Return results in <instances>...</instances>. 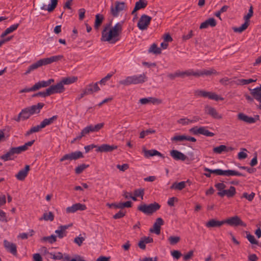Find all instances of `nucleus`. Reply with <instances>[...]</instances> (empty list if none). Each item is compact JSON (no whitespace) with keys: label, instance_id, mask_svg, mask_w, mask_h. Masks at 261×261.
<instances>
[{"label":"nucleus","instance_id":"1","mask_svg":"<svg viewBox=\"0 0 261 261\" xmlns=\"http://www.w3.org/2000/svg\"><path fill=\"white\" fill-rule=\"evenodd\" d=\"M124 21L116 23L112 27V22L106 24L101 32V41L115 43L119 40V36L123 30Z\"/></svg>","mask_w":261,"mask_h":261},{"label":"nucleus","instance_id":"2","mask_svg":"<svg viewBox=\"0 0 261 261\" xmlns=\"http://www.w3.org/2000/svg\"><path fill=\"white\" fill-rule=\"evenodd\" d=\"M63 58V55H57L51 56L49 58L41 59L37 61L36 63L30 65L29 67L28 70L26 71V73H28L30 72L31 71H33L42 66L46 65L48 64H51L54 62H58V61L61 60Z\"/></svg>","mask_w":261,"mask_h":261},{"label":"nucleus","instance_id":"3","mask_svg":"<svg viewBox=\"0 0 261 261\" xmlns=\"http://www.w3.org/2000/svg\"><path fill=\"white\" fill-rule=\"evenodd\" d=\"M147 80L146 74L143 73L139 75L127 76L124 80L119 82V84L128 86L132 84L136 85L144 83Z\"/></svg>","mask_w":261,"mask_h":261},{"label":"nucleus","instance_id":"4","mask_svg":"<svg viewBox=\"0 0 261 261\" xmlns=\"http://www.w3.org/2000/svg\"><path fill=\"white\" fill-rule=\"evenodd\" d=\"M160 207L159 203L154 202L149 204H140L138 206V210L146 215H149L159 210Z\"/></svg>","mask_w":261,"mask_h":261},{"label":"nucleus","instance_id":"5","mask_svg":"<svg viewBox=\"0 0 261 261\" xmlns=\"http://www.w3.org/2000/svg\"><path fill=\"white\" fill-rule=\"evenodd\" d=\"M224 223L231 226H241L245 227L246 226V224L238 216H234L224 220Z\"/></svg>","mask_w":261,"mask_h":261},{"label":"nucleus","instance_id":"6","mask_svg":"<svg viewBox=\"0 0 261 261\" xmlns=\"http://www.w3.org/2000/svg\"><path fill=\"white\" fill-rule=\"evenodd\" d=\"M83 153L80 151H76L72 152L70 153L64 155L60 159V162H64L65 161H72L76 160L79 159L83 158Z\"/></svg>","mask_w":261,"mask_h":261},{"label":"nucleus","instance_id":"7","mask_svg":"<svg viewBox=\"0 0 261 261\" xmlns=\"http://www.w3.org/2000/svg\"><path fill=\"white\" fill-rule=\"evenodd\" d=\"M151 20V17L146 14H143L138 22L137 27L140 30H145L147 29Z\"/></svg>","mask_w":261,"mask_h":261},{"label":"nucleus","instance_id":"8","mask_svg":"<svg viewBox=\"0 0 261 261\" xmlns=\"http://www.w3.org/2000/svg\"><path fill=\"white\" fill-rule=\"evenodd\" d=\"M125 7L124 2L116 1L115 6H111V13L114 17H117L120 12L123 10Z\"/></svg>","mask_w":261,"mask_h":261},{"label":"nucleus","instance_id":"9","mask_svg":"<svg viewBox=\"0 0 261 261\" xmlns=\"http://www.w3.org/2000/svg\"><path fill=\"white\" fill-rule=\"evenodd\" d=\"M65 91V88L63 86L61 81L58 83L56 85H51L47 89V93L49 95L55 93H61Z\"/></svg>","mask_w":261,"mask_h":261},{"label":"nucleus","instance_id":"10","mask_svg":"<svg viewBox=\"0 0 261 261\" xmlns=\"http://www.w3.org/2000/svg\"><path fill=\"white\" fill-rule=\"evenodd\" d=\"M35 140H32L25 143L24 145L16 147H11V150L13 154H18L22 152L25 151L28 149L29 147L31 146L34 143Z\"/></svg>","mask_w":261,"mask_h":261},{"label":"nucleus","instance_id":"11","mask_svg":"<svg viewBox=\"0 0 261 261\" xmlns=\"http://www.w3.org/2000/svg\"><path fill=\"white\" fill-rule=\"evenodd\" d=\"M103 125V123H98L95 125H88L83 129V134L87 135L90 133L97 132L102 128Z\"/></svg>","mask_w":261,"mask_h":261},{"label":"nucleus","instance_id":"12","mask_svg":"<svg viewBox=\"0 0 261 261\" xmlns=\"http://www.w3.org/2000/svg\"><path fill=\"white\" fill-rule=\"evenodd\" d=\"M87 209L86 205L81 203H76L71 206L66 208V211L67 213H74L77 211H84Z\"/></svg>","mask_w":261,"mask_h":261},{"label":"nucleus","instance_id":"13","mask_svg":"<svg viewBox=\"0 0 261 261\" xmlns=\"http://www.w3.org/2000/svg\"><path fill=\"white\" fill-rule=\"evenodd\" d=\"M4 246L7 251L14 255H16L17 254L16 245L7 240L4 241Z\"/></svg>","mask_w":261,"mask_h":261},{"label":"nucleus","instance_id":"14","mask_svg":"<svg viewBox=\"0 0 261 261\" xmlns=\"http://www.w3.org/2000/svg\"><path fill=\"white\" fill-rule=\"evenodd\" d=\"M258 116H256V118L252 117L247 116L244 113H239L238 115V118L239 120L243 121L248 124H252L256 122V120L258 119Z\"/></svg>","mask_w":261,"mask_h":261},{"label":"nucleus","instance_id":"15","mask_svg":"<svg viewBox=\"0 0 261 261\" xmlns=\"http://www.w3.org/2000/svg\"><path fill=\"white\" fill-rule=\"evenodd\" d=\"M142 151L144 153V156L146 158H149L153 156H158L162 158H164L163 154L155 149L147 150L145 147H143Z\"/></svg>","mask_w":261,"mask_h":261},{"label":"nucleus","instance_id":"16","mask_svg":"<svg viewBox=\"0 0 261 261\" xmlns=\"http://www.w3.org/2000/svg\"><path fill=\"white\" fill-rule=\"evenodd\" d=\"M224 224V220L219 221L215 219H212L208 221L205 223V225L207 228H211L215 227H220Z\"/></svg>","mask_w":261,"mask_h":261},{"label":"nucleus","instance_id":"17","mask_svg":"<svg viewBox=\"0 0 261 261\" xmlns=\"http://www.w3.org/2000/svg\"><path fill=\"white\" fill-rule=\"evenodd\" d=\"M164 221L161 218L156 219L153 224V227L150 229V232H154L156 234H160L161 232V226L163 225Z\"/></svg>","mask_w":261,"mask_h":261},{"label":"nucleus","instance_id":"18","mask_svg":"<svg viewBox=\"0 0 261 261\" xmlns=\"http://www.w3.org/2000/svg\"><path fill=\"white\" fill-rule=\"evenodd\" d=\"M117 148V146L116 145H110L107 144H103L99 146H97L96 151L97 152H111Z\"/></svg>","mask_w":261,"mask_h":261},{"label":"nucleus","instance_id":"19","mask_svg":"<svg viewBox=\"0 0 261 261\" xmlns=\"http://www.w3.org/2000/svg\"><path fill=\"white\" fill-rule=\"evenodd\" d=\"M29 170L30 166L28 165H25L24 168L19 170L18 173L15 175L16 178L20 181L24 180L27 176Z\"/></svg>","mask_w":261,"mask_h":261},{"label":"nucleus","instance_id":"20","mask_svg":"<svg viewBox=\"0 0 261 261\" xmlns=\"http://www.w3.org/2000/svg\"><path fill=\"white\" fill-rule=\"evenodd\" d=\"M205 111L207 114L211 115L214 118L220 119L222 117V115L219 114L214 108H213L211 106H205Z\"/></svg>","mask_w":261,"mask_h":261},{"label":"nucleus","instance_id":"21","mask_svg":"<svg viewBox=\"0 0 261 261\" xmlns=\"http://www.w3.org/2000/svg\"><path fill=\"white\" fill-rule=\"evenodd\" d=\"M236 193V190L235 187L230 186L229 189L225 190L221 192H218V195L223 197L224 196H226L227 197H232Z\"/></svg>","mask_w":261,"mask_h":261},{"label":"nucleus","instance_id":"22","mask_svg":"<svg viewBox=\"0 0 261 261\" xmlns=\"http://www.w3.org/2000/svg\"><path fill=\"white\" fill-rule=\"evenodd\" d=\"M216 71L213 69H203L201 70H196V77H199L201 76H210L212 74H216Z\"/></svg>","mask_w":261,"mask_h":261},{"label":"nucleus","instance_id":"23","mask_svg":"<svg viewBox=\"0 0 261 261\" xmlns=\"http://www.w3.org/2000/svg\"><path fill=\"white\" fill-rule=\"evenodd\" d=\"M170 155L175 160L184 161L187 159V156L185 154L177 150H171L170 151Z\"/></svg>","mask_w":261,"mask_h":261},{"label":"nucleus","instance_id":"24","mask_svg":"<svg viewBox=\"0 0 261 261\" xmlns=\"http://www.w3.org/2000/svg\"><path fill=\"white\" fill-rule=\"evenodd\" d=\"M50 3L47 6L43 4L40 9L43 10H46L48 12L53 11L58 5V0H50Z\"/></svg>","mask_w":261,"mask_h":261},{"label":"nucleus","instance_id":"25","mask_svg":"<svg viewBox=\"0 0 261 261\" xmlns=\"http://www.w3.org/2000/svg\"><path fill=\"white\" fill-rule=\"evenodd\" d=\"M216 25V20L214 18H210L204 21V22H202L199 28L200 29H203L208 28V26L214 27H215Z\"/></svg>","mask_w":261,"mask_h":261},{"label":"nucleus","instance_id":"26","mask_svg":"<svg viewBox=\"0 0 261 261\" xmlns=\"http://www.w3.org/2000/svg\"><path fill=\"white\" fill-rule=\"evenodd\" d=\"M85 89L88 95H90L94 92L99 91L100 88L98 86V83H95L94 84H90L87 85Z\"/></svg>","mask_w":261,"mask_h":261},{"label":"nucleus","instance_id":"27","mask_svg":"<svg viewBox=\"0 0 261 261\" xmlns=\"http://www.w3.org/2000/svg\"><path fill=\"white\" fill-rule=\"evenodd\" d=\"M222 175L226 176H245V175L234 170H222Z\"/></svg>","mask_w":261,"mask_h":261},{"label":"nucleus","instance_id":"28","mask_svg":"<svg viewBox=\"0 0 261 261\" xmlns=\"http://www.w3.org/2000/svg\"><path fill=\"white\" fill-rule=\"evenodd\" d=\"M44 106V104L43 103L39 102L37 105L29 107L28 108L31 112V114L32 115L33 114L40 113V110L42 109Z\"/></svg>","mask_w":261,"mask_h":261},{"label":"nucleus","instance_id":"29","mask_svg":"<svg viewBox=\"0 0 261 261\" xmlns=\"http://www.w3.org/2000/svg\"><path fill=\"white\" fill-rule=\"evenodd\" d=\"M233 148L231 147H227L224 145H221L213 148V152L217 154H221L223 152H228L232 150Z\"/></svg>","mask_w":261,"mask_h":261},{"label":"nucleus","instance_id":"30","mask_svg":"<svg viewBox=\"0 0 261 261\" xmlns=\"http://www.w3.org/2000/svg\"><path fill=\"white\" fill-rule=\"evenodd\" d=\"M68 228V226L67 225H61L58 227V229L55 231V233L60 239H62L66 236L67 231L66 230Z\"/></svg>","mask_w":261,"mask_h":261},{"label":"nucleus","instance_id":"31","mask_svg":"<svg viewBox=\"0 0 261 261\" xmlns=\"http://www.w3.org/2000/svg\"><path fill=\"white\" fill-rule=\"evenodd\" d=\"M204 171L207 173H204V175L207 177H210L211 173H214L218 175H222V170L221 169H210L208 168H204Z\"/></svg>","mask_w":261,"mask_h":261},{"label":"nucleus","instance_id":"32","mask_svg":"<svg viewBox=\"0 0 261 261\" xmlns=\"http://www.w3.org/2000/svg\"><path fill=\"white\" fill-rule=\"evenodd\" d=\"M178 76L182 78L190 76L196 77V70L194 71L193 69H189L184 71H178Z\"/></svg>","mask_w":261,"mask_h":261},{"label":"nucleus","instance_id":"33","mask_svg":"<svg viewBox=\"0 0 261 261\" xmlns=\"http://www.w3.org/2000/svg\"><path fill=\"white\" fill-rule=\"evenodd\" d=\"M19 26V23H16L11 25L10 27L6 29V30L1 34V37L4 38L8 34L11 33L17 30Z\"/></svg>","mask_w":261,"mask_h":261},{"label":"nucleus","instance_id":"34","mask_svg":"<svg viewBox=\"0 0 261 261\" xmlns=\"http://www.w3.org/2000/svg\"><path fill=\"white\" fill-rule=\"evenodd\" d=\"M250 93L257 101L261 102V92L258 88L250 89Z\"/></svg>","mask_w":261,"mask_h":261},{"label":"nucleus","instance_id":"35","mask_svg":"<svg viewBox=\"0 0 261 261\" xmlns=\"http://www.w3.org/2000/svg\"><path fill=\"white\" fill-rule=\"evenodd\" d=\"M58 118V115H54L49 118H45L43 119V120L41 122L44 128L46 126L49 125L54 123V122L56 121Z\"/></svg>","mask_w":261,"mask_h":261},{"label":"nucleus","instance_id":"36","mask_svg":"<svg viewBox=\"0 0 261 261\" xmlns=\"http://www.w3.org/2000/svg\"><path fill=\"white\" fill-rule=\"evenodd\" d=\"M77 80L76 76H69L63 78L61 82L64 86V85H69L75 83Z\"/></svg>","mask_w":261,"mask_h":261},{"label":"nucleus","instance_id":"37","mask_svg":"<svg viewBox=\"0 0 261 261\" xmlns=\"http://www.w3.org/2000/svg\"><path fill=\"white\" fill-rule=\"evenodd\" d=\"M15 158V156L13 154L10 149L6 153L0 156V159L5 162L10 160H14Z\"/></svg>","mask_w":261,"mask_h":261},{"label":"nucleus","instance_id":"38","mask_svg":"<svg viewBox=\"0 0 261 261\" xmlns=\"http://www.w3.org/2000/svg\"><path fill=\"white\" fill-rule=\"evenodd\" d=\"M104 17L102 14H97L95 16V20L94 23V28L98 30L102 23Z\"/></svg>","mask_w":261,"mask_h":261},{"label":"nucleus","instance_id":"39","mask_svg":"<svg viewBox=\"0 0 261 261\" xmlns=\"http://www.w3.org/2000/svg\"><path fill=\"white\" fill-rule=\"evenodd\" d=\"M257 81V79L255 78L253 79H238L236 83L238 85H245L249 84L253 82H255Z\"/></svg>","mask_w":261,"mask_h":261},{"label":"nucleus","instance_id":"40","mask_svg":"<svg viewBox=\"0 0 261 261\" xmlns=\"http://www.w3.org/2000/svg\"><path fill=\"white\" fill-rule=\"evenodd\" d=\"M188 180L187 181L188 182ZM186 181H180L179 182H174L171 186V189H174L178 190H181L186 187Z\"/></svg>","mask_w":261,"mask_h":261},{"label":"nucleus","instance_id":"41","mask_svg":"<svg viewBox=\"0 0 261 261\" xmlns=\"http://www.w3.org/2000/svg\"><path fill=\"white\" fill-rule=\"evenodd\" d=\"M147 5V1L146 0H139L136 3L135 10H139L145 8Z\"/></svg>","mask_w":261,"mask_h":261},{"label":"nucleus","instance_id":"42","mask_svg":"<svg viewBox=\"0 0 261 261\" xmlns=\"http://www.w3.org/2000/svg\"><path fill=\"white\" fill-rule=\"evenodd\" d=\"M199 132V135H202L206 137H213L215 135L214 133H213V132H211L208 130L206 129V127L204 126L200 127Z\"/></svg>","mask_w":261,"mask_h":261},{"label":"nucleus","instance_id":"43","mask_svg":"<svg viewBox=\"0 0 261 261\" xmlns=\"http://www.w3.org/2000/svg\"><path fill=\"white\" fill-rule=\"evenodd\" d=\"M20 115L22 116V120H26L28 119L32 114H31V112L28 107L21 110L20 112Z\"/></svg>","mask_w":261,"mask_h":261},{"label":"nucleus","instance_id":"44","mask_svg":"<svg viewBox=\"0 0 261 261\" xmlns=\"http://www.w3.org/2000/svg\"><path fill=\"white\" fill-rule=\"evenodd\" d=\"M44 127L42 125L41 122L39 125L33 126L31 128V129L28 130L27 133V135H29L34 133H37L39 132L42 128H43Z\"/></svg>","mask_w":261,"mask_h":261},{"label":"nucleus","instance_id":"45","mask_svg":"<svg viewBox=\"0 0 261 261\" xmlns=\"http://www.w3.org/2000/svg\"><path fill=\"white\" fill-rule=\"evenodd\" d=\"M57 237L55 235L52 234L50 236L44 237L41 239L42 242H48L50 244H53L56 242Z\"/></svg>","mask_w":261,"mask_h":261},{"label":"nucleus","instance_id":"46","mask_svg":"<svg viewBox=\"0 0 261 261\" xmlns=\"http://www.w3.org/2000/svg\"><path fill=\"white\" fill-rule=\"evenodd\" d=\"M44 220L45 221H52L54 219V216L52 212L45 213L43 214V217L40 218V220Z\"/></svg>","mask_w":261,"mask_h":261},{"label":"nucleus","instance_id":"47","mask_svg":"<svg viewBox=\"0 0 261 261\" xmlns=\"http://www.w3.org/2000/svg\"><path fill=\"white\" fill-rule=\"evenodd\" d=\"M149 53H152L154 54H160L161 53V49L158 47L156 44H152L149 49Z\"/></svg>","mask_w":261,"mask_h":261},{"label":"nucleus","instance_id":"48","mask_svg":"<svg viewBox=\"0 0 261 261\" xmlns=\"http://www.w3.org/2000/svg\"><path fill=\"white\" fill-rule=\"evenodd\" d=\"M48 86H49V85L48 84L47 81H39L38 83H36L34 85V87H35V89L36 91L40 89L42 87H46Z\"/></svg>","mask_w":261,"mask_h":261},{"label":"nucleus","instance_id":"49","mask_svg":"<svg viewBox=\"0 0 261 261\" xmlns=\"http://www.w3.org/2000/svg\"><path fill=\"white\" fill-rule=\"evenodd\" d=\"M248 22L247 21H245L243 24L241 25V26L238 27V28H234L233 29V31L235 32H238V33H241L244 30H245L247 27H248Z\"/></svg>","mask_w":261,"mask_h":261},{"label":"nucleus","instance_id":"50","mask_svg":"<svg viewBox=\"0 0 261 261\" xmlns=\"http://www.w3.org/2000/svg\"><path fill=\"white\" fill-rule=\"evenodd\" d=\"M207 97L210 99L215 100L218 101V100H223V98L220 97L217 94L215 93L208 92L207 94Z\"/></svg>","mask_w":261,"mask_h":261},{"label":"nucleus","instance_id":"51","mask_svg":"<svg viewBox=\"0 0 261 261\" xmlns=\"http://www.w3.org/2000/svg\"><path fill=\"white\" fill-rule=\"evenodd\" d=\"M89 167L88 165H86L85 164H81L77 167H76L75 169V173L77 174H80L86 168Z\"/></svg>","mask_w":261,"mask_h":261},{"label":"nucleus","instance_id":"52","mask_svg":"<svg viewBox=\"0 0 261 261\" xmlns=\"http://www.w3.org/2000/svg\"><path fill=\"white\" fill-rule=\"evenodd\" d=\"M180 238L178 236H171L168 238V241L171 245L176 244L180 241Z\"/></svg>","mask_w":261,"mask_h":261},{"label":"nucleus","instance_id":"53","mask_svg":"<svg viewBox=\"0 0 261 261\" xmlns=\"http://www.w3.org/2000/svg\"><path fill=\"white\" fill-rule=\"evenodd\" d=\"M187 136L186 135H177L172 137L171 140L172 141H186Z\"/></svg>","mask_w":261,"mask_h":261},{"label":"nucleus","instance_id":"54","mask_svg":"<svg viewBox=\"0 0 261 261\" xmlns=\"http://www.w3.org/2000/svg\"><path fill=\"white\" fill-rule=\"evenodd\" d=\"M155 131L153 129H149L146 130L142 131L140 134V138L141 139L144 138L146 136L151 134H154Z\"/></svg>","mask_w":261,"mask_h":261},{"label":"nucleus","instance_id":"55","mask_svg":"<svg viewBox=\"0 0 261 261\" xmlns=\"http://www.w3.org/2000/svg\"><path fill=\"white\" fill-rule=\"evenodd\" d=\"M144 194V190L143 189H138L134 191V195L135 197H140L143 199Z\"/></svg>","mask_w":261,"mask_h":261},{"label":"nucleus","instance_id":"56","mask_svg":"<svg viewBox=\"0 0 261 261\" xmlns=\"http://www.w3.org/2000/svg\"><path fill=\"white\" fill-rule=\"evenodd\" d=\"M255 196V193L252 192L251 194H249L246 192H245L243 194L242 197L246 198L249 201H251Z\"/></svg>","mask_w":261,"mask_h":261},{"label":"nucleus","instance_id":"57","mask_svg":"<svg viewBox=\"0 0 261 261\" xmlns=\"http://www.w3.org/2000/svg\"><path fill=\"white\" fill-rule=\"evenodd\" d=\"M207 93L208 92L204 90H197L195 91V94L196 96H201L203 97H207Z\"/></svg>","mask_w":261,"mask_h":261},{"label":"nucleus","instance_id":"58","mask_svg":"<svg viewBox=\"0 0 261 261\" xmlns=\"http://www.w3.org/2000/svg\"><path fill=\"white\" fill-rule=\"evenodd\" d=\"M216 188L219 191L218 192H221L222 191H225V188H226V185L223 182H219L216 184L215 185Z\"/></svg>","mask_w":261,"mask_h":261},{"label":"nucleus","instance_id":"59","mask_svg":"<svg viewBox=\"0 0 261 261\" xmlns=\"http://www.w3.org/2000/svg\"><path fill=\"white\" fill-rule=\"evenodd\" d=\"M220 83L224 86H226L228 84H231L232 81H231V79L228 78L227 77H225L220 80Z\"/></svg>","mask_w":261,"mask_h":261},{"label":"nucleus","instance_id":"60","mask_svg":"<svg viewBox=\"0 0 261 261\" xmlns=\"http://www.w3.org/2000/svg\"><path fill=\"white\" fill-rule=\"evenodd\" d=\"M246 238L251 244L256 245L258 244V242L255 240L254 237L253 235L250 233L247 234Z\"/></svg>","mask_w":261,"mask_h":261},{"label":"nucleus","instance_id":"61","mask_svg":"<svg viewBox=\"0 0 261 261\" xmlns=\"http://www.w3.org/2000/svg\"><path fill=\"white\" fill-rule=\"evenodd\" d=\"M177 122L179 124H182V125H186L190 124V119L187 118L179 119L177 120Z\"/></svg>","mask_w":261,"mask_h":261},{"label":"nucleus","instance_id":"62","mask_svg":"<svg viewBox=\"0 0 261 261\" xmlns=\"http://www.w3.org/2000/svg\"><path fill=\"white\" fill-rule=\"evenodd\" d=\"M171 254L172 257L176 259H178L182 255L181 252L178 250H173L171 252Z\"/></svg>","mask_w":261,"mask_h":261},{"label":"nucleus","instance_id":"63","mask_svg":"<svg viewBox=\"0 0 261 261\" xmlns=\"http://www.w3.org/2000/svg\"><path fill=\"white\" fill-rule=\"evenodd\" d=\"M85 240L84 238L79 236L74 238V242L77 244L79 246H81L83 244V241Z\"/></svg>","mask_w":261,"mask_h":261},{"label":"nucleus","instance_id":"64","mask_svg":"<svg viewBox=\"0 0 261 261\" xmlns=\"http://www.w3.org/2000/svg\"><path fill=\"white\" fill-rule=\"evenodd\" d=\"M113 73H108L105 77L102 78L99 83L100 84L105 85V83L112 76Z\"/></svg>","mask_w":261,"mask_h":261}]
</instances>
